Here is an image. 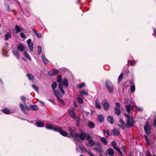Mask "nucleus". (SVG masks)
I'll return each mask as SVG.
<instances>
[{"label":"nucleus","instance_id":"1","mask_svg":"<svg viewBox=\"0 0 156 156\" xmlns=\"http://www.w3.org/2000/svg\"><path fill=\"white\" fill-rule=\"evenodd\" d=\"M45 127L47 129H52L54 131L59 132L63 136H66L67 135V133L66 131L62 130V128L60 127L57 126L53 127L52 125L48 124L46 125Z\"/></svg>","mask_w":156,"mask_h":156},{"label":"nucleus","instance_id":"2","mask_svg":"<svg viewBox=\"0 0 156 156\" xmlns=\"http://www.w3.org/2000/svg\"><path fill=\"white\" fill-rule=\"evenodd\" d=\"M90 136L89 134L82 132L80 134L76 133L74 139L76 141H79V139L82 140H84L85 139L88 140L90 139Z\"/></svg>","mask_w":156,"mask_h":156},{"label":"nucleus","instance_id":"3","mask_svg":"<svg viewBox=\"0 0 156 156\" xmlns=\"http://www.w3.org/2000/svg\"><path fill=\"white\" fill-rule=\"evenodd\" d=\"M59 88L60 91H61V92L58 94V95H57L58 97H56L59 101L63 105H65L66 104L64 102V101L62 99L60 98H62L63 97V95L65 93V91L62 87V84H60L59 85Z\"/></svg>","mask_w":156,"mask_h":156},{"label":"nucleus","instance_id":"4","mask_svg":"<svg viewBox=\"0 0 156 156\" xmlns=\"http://www.w3.org/2000/svg\"><path fill=\"white\" fill-rule=\"evenodd\" d=\"M127 117V122L126 126L127 127H131L134 125V122L132 117L129 114H124Z\"/></svg>","mask_w":156,"mask_h":156},{"label":"nucleus","instance_id":"5","mask_svg":"<svg viewBox=\"0 0 156 156\" xmlns=\"http://www.w3.org/2000/svg\"><path fill=\"white\" fill-rule=\"evenodd\" d=\"M105 86L109 93H111V91L114 89L113 85L109 80H107L106 81Z\"/></svg>","mask_w":156,"mask_h":156},{"label":"nucleus","instance_id":"6","mask_svg":"<svg viewBox=\"0 0 156 156\" xmlns=\"http://www.w3.org/2000/svg\"><path fill=\"white\" fill-rule=\"evenodd\" d=\"M144 128L146 134L147 135H148L151 131V126L149 125V122L148 121L146 122V125H145Z\"/></svg>","mask_w":156,"mask_h":156},{"label":"nucleus","instance_id":"7","mask_svg":"<svg viewBox=\"0 0 156 156\" xmlns=\"http://www.w3.org/2000/svg\"><path fill=\"white\" fill-rule=\"evenodd\" d=\"M52 88L54 91V94L56 96L58 97V94L61 92V91H56L55 90V89L57 88V84L56 82H54L52 83L51 85Z\"/></svg>","mask_w":156,"mask_h":156},{"label":"nucleus","instance_id":"8","mask_svg":"<svg viewBox=\"0 0 156 156\" xmlns=\"http://www.w3.org/2000/svg\"><path fill=\"white\" fill-rule=\"evenodd\" d=\"M68 131L70 132V134L71 136L73 138L75 137V135L77 133H74L75 131V128L73 126L72 127H68Z\"/></svg>","mask_w":156,"mask_h":156},{"label":"nucleus","instance_id":"9","mask_svg":"<svg viewBox=\"0 0 156 156\" xmlns=\"http://www.w3.org/2000/svg\"><path fill=\"white\" fill-rule=\"evenodd\" d=\"M102 104L104 109L106 111H107L109 109L110 107L109 103L107 102L105 100H104L102 101Z\"/></svg>","mask_w":156,"mask_h":156},{"label":"nucleus","instance_id":"10","mask_svg":"<svg viewBox=\"0 0 156 156\" xmlns=\"http://www.w3.org/2000/svg\"><path fill=\"white\" fill-rule=\"evenodd\" d=\"M96 146L97 147H95L93 149V150L97 152L101 153L103 151L102 150L101 145L98 143H97Z\"/></svg>","mask_w":156,"mask_h":156},{"label":"nucleus","instance_id":"11","mask_svg":"<svg viewBox=\"0 0 156 156\" xmlns=\"http://www.w3.org/2000/svg\"><path fill=\"white\" fill-rule=\"evenodd\" d=\"M111 145L113 147V148L116 150L120 154H122V152H121L119 149L118 147L116 146V143L114 141H113L111 143Z\"/></svg>","mask_w":156,"mask_h":156},{"label":"nucleus","instance_id":"12","mask_svg":"<svg viewBox=\"0 0 156 156\" xmlns=\"http://www.w3.org/2000/svg\"><path fill=\"white\" fill-rule=\"evenodd\" d=\"M17 49L14 48L12 50V51L16 57L19 60L20 59V54Z\"/></svg>","mask_w":156,"mask_h":156},{"label":"nucleus","instance_id":"13","mask_svg":"<svg viewBox=\"0 0 156 156\" xmlns=\"http://www.w3.org/2000/svg\"><path fill=\"white\" fill-rule=\"evenodd\" d=\"M17 48L20 52H22L25 50L26 48L22 44H20L18 46Z\"/></svg>","mask_w":156,"mask_h":156},{"label":"nucleus","instance_id":"14","mask_svg":"<svg viewBox=\"0 0 156 156\" xmlns=\"http://www.w3.org/2000/svg\"><path fill=\"white\" fill-rule=\"evenodd\" d=\"M134 106L133 105H127L125 106V108L127 112L129 113L130 112L132 111L133 109Z\"/></svg>","mask_w":156,"mask_h":156},{"label":"nucleus","instance_id":"15","mask_svg":"<svg viewBox=\"0 0 156 156\" xmlns=\"http://www.w3.org/2000/svg\"><path fill=\"white\" fill-rule=\"evenodd\" d=\"M119 123L118 125V126L122 129H124L125 128V125L123 120L120 119L119 120Z\"/></svg>","mask_w":156,"mask_h":156},{"label":"nucleus","instance_id":"16","mask_svg":"<svg viewBox=\"0 0 156 156\" xmlns=\"http://www.w3.org/2000/svg\"><path fill=\"white\" fill-rule=\"evenodd\" d=\"M106 153L109 156H113L114 154L113 150L111 148H109L106 151Z\"/></svg>","mask_w":156,"mask_h":156},{"label":"nucleus","instance_id":"17","mask_svg":"<svg viewBox=\"0 0 156 156\" xmlns=\"http://www.w3.org/2000/svg\"><path fill=\"white\" fill-rule=\"evenodd\" d=\"M58 70H57L53 69L48 72V74L50 76H54L58 74Z\"/></svg>","mask_w":156,"mask_h":156},{"label":"nucleus","instance_id":"18","mask_svg":"<svg viewBox=\"0 0 156 156\" xmlns=\"http://www.w3.org/2000/svg\"><path fill=\"white\" fill-rule=\"evenodd\" d=\"M23 28L20 26H19L17 25H16L15 28L16 33H18L21 31L23 30Z\"/></svg>","mask_w":156,"mask_h":156},{"label":"nucleus","instance_id":"19","mask_svg":"<svg viewBox=\"0 0 156 156\" xmlns=\"http://www.w3.org/2000/svg\"><path fill=\"white\" fill-rule=\"evenodd\" d=\"M26 76L29 80H31L33 82H35V79L34 77L31 74H27Z\"/></svg>","mask_w":156,"mask_h":156},{"label":"nucleus","instance_id":"20","mask_svg":"<svg viewBox=\"0 0 156 156\" xmlns=\"http://www.w3.org/2000/svg\"><path fill=\"white\" fill-rule=\"evenodd\" d=\"M88 140H89V141H88L89 145L86 144L87 146H90V147H92L94 145L96 146V144H97V143H96L94 141V140H93L92 139H89Z\"/></svg>","mask_w":156,"mask_h":156},{"label":"nucleus","instance_id":"21","mask_svg":"<svg viewBox=\"0 0 156 156\" xmlns=\"http://www.w3.org/2000/svg\"><path fill=\"white\" fill-rule=\"evenodd\" d=\"M73 109L69 110V115L73 118L75 119H76L75 113L73 111Z\"/></svg>","mask_w":156,"mask_h":156},{"label":"nucleus","instance_id":"22","mask_svg":"<svg viewBox=\"0 0 156 156\" xmlns=\"http://www.w3.org/2000/svg\"><path fill=\"white\" fill-rule=\"evenodd\" d=\"M108 121L111 124H113L114 123V120L112 116H108L107 117Z\"/></svg>","mask_w":156,"mask_h":156},{"label":"nucleus","instance_id":"23","mask_svg":"<svg viewBox=\"0 0 156 156\" xmlns=\"http://www.w3.org/2000/svg\"><path fill=\"white\" fill-rule=\"evenodd\" d=\"M42 60L43 62L46 64L49 62V60L45 58V56L44 53H42L41 55Z\"/></svg>","mask_w":156,"mask_h":156},{"label":"nucleus","instance_id":"24","mask_svg":"<svg viewBox=\"0 0 156 156\" xmlns=\"http://www.w3.org/2000/svg\"><path fill=\"white\" fill-rule=\"evenodd\" d=\"M32 31L35 33V34H36L37 37L38 38H41V37L42 35L41 33L37 32L34 29H32Z\"/></svg>","mask_w":156,"mask_h":156},{"label":"nucleus","instance_id":"25","mask_svg":"<svg viewBox=\"0 0 156 156\" xmlns=\"http://www.w3.org/2000/svg\"><path fill=\"white\" fill-rule=\"evenodd\" d=\"M113 134L114 136H117L119 133V130L116 129H114L112 131Z\"/></svg>","mask_w":156,"mask_h":156},{"label":"nucleus","instance_id":"26","mask_svg":"<svg viewBox=\"0 0 156 156\" xmlns=\"http://www.w3.org/2000/svg\"><path fill=\"white\" fill-rule=\"evenodd\" d=\"M30 107L33 111H37L38 109V106L36 105H30Z\"/></svg>","mask_w":156,"mask_h":156},{"label":"nucleus","instance_id":"27","mask_svg":"<svg viewBox=\"0 0 156 156\" xmlns=\"http://www.w3.org/2000/svg\"><path fill=\"white\" fill-rule=\"evenodd\" d=\"M11 33L9 30V32H7L6 34L5 35V40H7L9 38H10L11 37Z\"/></svg>","mask_w":156,"mask_h":156},{"label":"nucleus","instance_id":"28","mask_svg":"<svg viewBox=\"0 0 156 156\" xmlns=\"http://www.w3.org/2000/svg\"><path fill=\"white\" fill-rule=\"evenodd\" d=\"M2 112L6 114H9L11 113V111L6 108L3 109L2 110Z\"/></svg>","mask_w":156,"mask_h":156},{"label":"nucleus","instance_id":"29","mask_svg":"<svg viewBox=\"0 0 156 156\" xmlns=\"http://www.w3.org/2000/svg\"><path fill=\"white\" fill-rule=\"evenodd\" d=\"M36 124L37 126L38 127H42L44 125L43 122L40 121H37Z\"/></svg>","mask_w":156,"mask_h":156},{"label":"nucleus","instance_id":"30","mask_svg":"<svg viewBox=\"0 0 156 156\" xmlns=\"http://www.w3.org/2000/svg\"><path fill=\"white\" fill-rule=\"evenodd\" d=\"M62 76L59 75L57 77V82L60 83L58 86L61 84H62V85H63L62 84Z\"/></svg>","mask_w":156,"mask_h":156},{"label":"nucleus","instance_id":"31","mask_svg":"<svg viewBox=\"0 0 156 156\" xmlns=\"http://www.w3.org/2000/svg\"><path fill=\"white\" fill-rule=\"evenodd\" d=\"M100 140L104 144L107 145L108 142L107 139L105 138L104 137H101L100 138Z\"/></svg>","mask_w":156,"mask_h":156},{"label":"nucleus","instance_id":"32","mask_svg":"<svg viewBox=\"0 0 156 156\" xmlns=\"http://www.w3.org/2000/svg\"><path fill=\"white\" fill-rule=\"evenodd\" d=\"M98 120L100 122H102L104 120V117L103 116L99 115L98 116Z\"/></svg>","mask_w":156,"mask_h":156},{"label":"nucleus","instance_id":"33","mask_svg":"<svg viewBox=\"0 0 156 156\" xmlns=\"http://www.w3.org/2000/svg\"><path fill=\"white\" fill-rule=\"evenodd\" d=\"M88 125L90 128H94L95 127V125L94 123L92 122H89Z\"/></svg>","mask_w":156,"mask_h":156},{"label":"nucleus","instance_id":"34","mask_svg":"<svg viewBox=\"0 0 156 156\" xmlns=\"http://www.w3.org/2000/svg\"><path fill=\"white\" fill-rule=\"evenodd\" d=\"M95 106L96 108L98 109H100L101 108V105L98 103V100L97 99L95 101Z\"/></svg>","mask_w":156,"mask_h":156},{"label":"nucleus","instance_id":"35","mask_svg":"<svg viewBox=\"0 0 156 156\" xmlns=\"http://www.w3.org/2000/svg\"><path fill=\"white\" fill-rule=\"evenodd\" d=\"M63 83L64 86L66 87H68L69 86V83L66 78L63 79Z\"/></svg>","mask_w":156,"mask_h":156},{"label":"nucleus","instance_id":"36","mask_svg":"<svg viewBox=\"0 0 156 156\" xmlns=\"http://www.w3.org/2000/svg\"><path fill=\"white\" fill-rule=\"evenodd\" d=\"M24 55L26 58L30 60H31V58L30 56L29 55L27 52H24Z\"/></svg>","mask_w":156,"mask_h":156},{"label":"nucleus","instance_id":"37","mask_svg":"<svg viewBox=\"0 0 156 156\" xmlns=\"http://www.w3.org/2000/svg\"><path fill=\"white\" fill-rule=\"evenodd\" d=\"M115 114L118 115H119L121 113V112L119 109L115 108Z\"/></svg>","mask_w":156,"mask_h":156},{"label":"nucleus","instance_id":"38","mask_svg":"<svg viewBox=\"0 0 156 156\" xmlns=\"http://www.w3.org/2000/svg\"><path fill=\"white\" fill-rule=\"evenodd\" d=\"M28 48L31 52L33 51V43L28 44Z\"/></svg>","mask_w":156,"mask_h":156},{"label":"nucleus","instance_id":"39","mask_svg":"<svg viewBox=\"0 0 156 156\" xmlns=\"http://www.w3.org/2000/svg\"><path fill=\"white\" fill-rule=\"evenodd\" d=\"M103 132L105 137H108L109 136L110 134L108 130H107L106 131L105 130H104Z\"/></svg>","mask_w":156,"mask_h":156},{"label":"nucleus","instance_id":"40","mask_svg":"<svg viewBox=\"0 0 156 156\" xmlns=\"http://www.w3.org/2000/svg\"><path fill=\"white\" fill-rule=\"evenodd\" d=\"M77 98V101L80 104H82L83 103V100L80 97H78Z\"/></svg>","mask_w":156,"mask_h":156},{"label":"nucleus","instance_id":"41","mask_svg":"<svg viewBox=\"0 0 156 156\" xmlns=\"http://www.w3.org/2000/svg\"><path fill=\"white\" fill-rule=\"evenodd\" d=\"M85 86V84L84 83H82L77 85V87L79 88H81L84 87Z\"/></svg>","mask_w":156,"mask_h":156},{"label":"nucleus","instance_id":"42","mask_svg":"<svg viewBox=\"0 0 156 156\" xmlns=\"http://www.w3.org/2000/svg\"><path fill=\"white\" fill-rule=\"evenodd\" d=\"M37 54L39 55H40L42 52V48L41 47L39 46L37 47Z\"/></svg>","mask_w":156,"mask_h":156},{"label":"nucleus","instance_id":"43","mask_svg":"<svg viewBox=\"0 0 156 156\" xmlns=\"http://www.w3.org/2000/svg\"><path fill=\"white\" fill-rule=\"evenodd\" d=\"M79 148L81 150L82 153H85L87 151L86 149L83 147L80 146Z\"/></svg>","mask_w":156,"mask_h":156},{"label":"nucleus","instance_id":"44","mask_svg":"<svg viewBox=\"0 0 156 156\" xmlns=\"http://www.w3.org/2000/svg\"><path fill=\"white\" fill-rule=\"evenodd\" d=\"M19 106L22 111H24L25 109L24 106L23 105L21 102L19 104Z\"/></svg>","mask_w":156,"mask_h":156},{"label":"nucleus","instance_id":"45","mask_svg":"<svg viewBox=\"0 0 156 156\" xmlns=\"http://www.w3.org/2000/svg\"><path fill=\"white\" fill-rule=\"evenodd\" d=\"M21 99L22 101L24 104L26 103V98L24 96H21Z\"/></svg>","mask_w":156,"mask_h":156},{"label":"nucleus","instance_id":"46","mask_svg":"<svg viewBox=\"0 0 156 156\" xmlns=\"http://www.w3.org/2000/svg\"><path fill=\"white\" fill-rule=\"evenodd\" d=\"M130 90L131 91L133 92H135V87L133 83V85H132L130 87Z\"/></svg>","mask_w":156,"mask_h":156},{"label":"nucleus","instance_id":"47","mask_svg":"<svg viewBox=\"0 0 156 156\" xmlns=\"http://www.w3.org/2000/svg\"><path fill=\"white\" fill-rule=\"evenodd\" d=\"M123 77V74L121 73L119 76L118 79V82L120 83Z\"/></svg>","mask_w":156,"mask_h":156},{"label":"nucleus","instance_id":"48","mask_svg":"<svg viewBox=\"0 0 156 156\" xmlns=\"http://www.w3.org/2000/svg\"><path fill=\"white\" fill-rule=\"evenodd\" d=\"M125 104H130L131 103V101L129 99L125 98Z\"/></svg>","mask_w":156,"mask_h":156},{"label":"nucleus","instance_id":"49","mask_svg":"<svg viewBox=\"0 0 156 156\" xmlns=\"http://www.w3.org/2000/svg\"><path fill=\"white\" fill-rule=\"evenodd\" d=\"M128 63L129 64H130L132 66H133L135 64V62L132 60L128 61Z\"/></svg>","mask_w":156,"mask_h":156},{"label":"nucleus","instance_id":"50","mask_svg":"<svg viewBox=\"0 0 156 156\" xmlns=\"http://www.w3.org/2000/svg\"><path fill=\"white\" fill-rule=\"evenodd\" d=\"M80 94L83 95L87 96L88 94V93L85 90H83L80 92Z\"/></svg>","mask_w":156,"mask_h":156},{"label":"nucleus","instance_id":"51","mask_svg":"<svg viewBox=\"0 0 156 156\" xmlns=\"http://www.w3.org/2000/svg\"><path fill=\"white\" fill-rule=\"evenodd\" d=\"M121 107V105L119 103L116 102L115 103V108L119 109Z\"/></svg>","mask_w":156,"mask_h":156},{"label":"nucleus","instance_id":"52","mask_svg":"<svg viewBox=\"0 0 156 156\" xmlns=\"http://www.w3.org/2000/svg\"><path fill=\"white\" fill-rule=\"evenodd\" d=\"M145 139L146 141V143L147 145H150V144L149 142V141L148 140V137L147 136L145 135L144 136Z\"/></svg>","mask_w":156,"mask_h":156},{"label":"nucleus","instance_id":"53","mask_svg":"<svg viewBox=\"0 0 156 156\" xmlns=\"http://www.w3.org/2000/svg\"><path fill=\"white\" fill-rule=\"evenodd\" d=\"M32 87L36 91H38V88L36 86L35 84H33L32 86Z\"/></svg>","mask_w":156,"mask_h":156},{"label":"nucleus","instance_id":"54","mask_svg":"<svg viewBox=\"0 0 156 156\" xmlns=\"http://www.w3.org/2000/svg\"><path fill=\"white\" fill-rule=\"evenodd\" d=\"M136 108H137V110L139 111H141L143 110V109L142 107H137V106Z\"/></svg>","mask_w":156,"mask_h":156},{"label":"nucleus","instance_id":"55","mask_svg":"<svg viewBox=\"0 0 156 156\" xmlns=\"http://www.w3.org/2000/svg\"><path fill=\"white\" fill-rule=\"evenodd\" d=\"M153 35L156 38V30L155 29H154V32L153 33Z\"/></svg>","mask_w":156,"mask_h":156},{"label":"nucleus","instance_id":"56","mask_svg":"<svg viewBox=\"0 0 156 156\" xmlns=\"http://www.w3.org/2000/svg\"><path fill=\"white\" fill-rule=\"evenodd\" d=\"M21 37L22 38H25V35L23 33H21L20 34Z\"/></svg>","mask_w":156,"mask_h":156},{"label":"nucleus","instance_id":"57","mask_svg":"<svg viewBox=\"0 0 156 156\" xmlns=\"http://www.w3.org/2000/svg\"><path fill=\"white\" fill-rule=\"evenodd\" d=\"M73 104H74V107L73 108V109L74 110L75 108H76L77 107V105L74 101L73 102Z\"/></svg>","mask_w":156,"mask_h":156},{"label":"nucleus","instance_id":"58","mask_svg":"<svg viewBox=\"0 0 156 156\" xmlns=\"http://www.w3.org/2000/svg\"><path fill=\"white\" fill-rule=\"evenodd\" d=\"M154 125L156 127V117H155L154 119Z\"/></svg>","mask_w":156,"mask_h":156},{"label":"nucleus","instance_id":"59","mask_svg":"<svg viewBox=\"0 0 156 156\" xmlns=\"http://www.w3.org/2000/svg\"><path fill=\"white\" fill-rule=\"evenodd\" d=\"M146 156H152L151 154L149 151H147L146 153Z\"/></svg>","mask_w":156,"mask_h":156},{"label":"nucleus","instance_id":"60","mask_svg":"<svg viewBox=\"0 0 156 156\" xmlns=\"http://www.w3.org/2000/svg\"><path fill=\"white\" fill-rule=\"evenodd\" d=\"M24 104V107L25 108H26L27 110H28L29 109V107L26 104Z\"/></svg>","mask_w":156,"mask_h":156},{"label":"nucleus","instance_id":"61","mask_svg":"<svg viewBox=\"0 0 156 156\" xmlns=\"http://www.w3.org/2000/svg\"><path fill=\"white\" fill-rule=\"evenodd\" d=\"M27 44L32 43V42H31V40L30 39H29L28 40H27Z\"/></svg>","mask_w":156,"mask_h":156},{"label":"nucleus","instance_id":"62","mask_svg":"<svg viewBox=\"0 0 156 156\" xmlns=\"http://www.w3.org/2000/svg\"><path fill=\"white\" fill-rule=\"evenodd\" d=\"M48 100L54 104H55V102L53 100L49 99Z\"/></svg>","mask_w":156,"mask_h":156},{"label":"nucleus","instance_id":"63","mask_svg":"<svg viewBox=\"0 0 156 156\" xmlns=\"http://www.w3.org/2000/svg\"><path fill=\"white\" fill-rule=\"evenodd\" d=\"M38 101L40 102V103L42 104L43 105H45V103L44 102H43L42 101H41L40 100H38Z\"/></svg>","mask_w":156,"mask_h":156},{"label":"nucleus","instance_id":"64","mask_svg":"<svg viewBox=\"0 0 156 156\" xmlns=\"http://www.w3.org/2000/svg\"><path fill=\"white\" fill-rule=\"evenodd\" d=\"M23 113L26 115H27V113L26 112V111H25V109L24 110V111H22Z\"/></svg>","mask_w":156,"mask_h":156}]
</instances>
